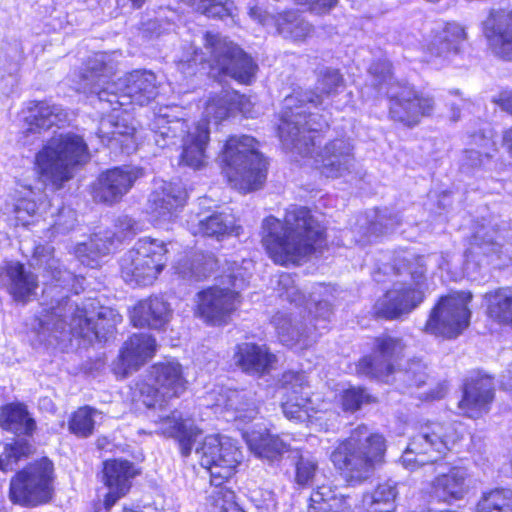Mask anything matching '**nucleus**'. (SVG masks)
<instances>
[{
  "instance_id": "nucleus-1",
  "label": "nucleus",
  "mask_w": 512,
  "mask_h": 512,
  "mask_svg": "<svg viewBox=\"0 0 512 512\" xmlns=\"http://www.w3.org/2000/svg\"><path fill=\"white\" fill-rule=\"evenodd\" d=\"M56 287L44 289L45 307L36 315L31 324L39 342L55 345L71 335L101 341L112 334L121 317L114 310L100 307L95 311V300L89 299L81 306L67 296L55 297Z\"/></svg>"
},
{
  "instance_id": "nucleus-2",
  "label": "nucleus",
  "mask_w": 512,
  "mask_h": 512,
  "mask_svg": "<svg viewBox=\"0 0 512 512\" xmlns=\"http://www.w3.org/2000/svg\"><path fill=\"white\" fill-rule=\"evenodd\" d=\"M245 100V96L235 90L222 89L219 94L209 98L204 110L205 119L192 128L183 119H170L166 107L164 114L155 115L150 124L152 139L162 149L181 143L182 162L200 169L206 162L205 151L210 135L208 122L213 119L219 123L235 111L243 112Z\"/></svg>"
},
{
  "instance_id": "nucleus-3",
  "label": "nucleus",
  "mask_w": 512,
  "mask_h": 512,
  "mask_svg": "<svg viewBox=\"0 0 512 512\" xmlns=\"http://www.w3.org/2000/svg\"><path fill=\"white\" fill-rule=\"evenodd\" d=\"M116 52H97L90 56L79 75L77 91L96 94L102 113L118 111L129 102L144 106L158 95L156 75L148 70H135L118 83L111 81L118 61Z\"/></svg>"
},
{
  "instance_id": "nucleus-4",
  "label": "nucleus",
  "mask_w": 512,
  "mask_h": 512,
  "mask_svg": "<svg viewBox=\"0 0 512 512\" xmlns=\"http://www.w3.org/2000/svg\"><path fill=\"white\" fill-rule=\"evenodd\" d=\"M343 87L344 79L339 70L324 68L319 72L316 91L297 90L284 98L278 134L287 150L302 156L312 152L314 133L326 125L312 109L323 105L325 98L337 95Z\"/></svg>"
},
{
  "instance_id": "nucleus-5",
  "label": "nucleus",
  "mask_w": 512,
  "mask_h": 512,
  "mask_svg": "<svg viewBox=\"0 0 512 512\" xmlns=\"http://www.w3.org/2000/svg\"><path fill=\"white\" fill-rule=\"evenodd\" d=\"M263 245L270 258L280 265L297 264L320 248L324 229L306 207H290L284 222L274 216L264 219Z\"/></svg>"
},
{
  "instance_id": "nucleus-6",
  "label": "nucleus",
  "mask_w": 512,
  "mask_h": 512,
  "mask_svg": "<svg viewBox=\"0 0 512 512\" xmlns=\"http://www.w3.org/2000/svg\"><path fill=\"white\" fill-rule=\"evenodd\" d=\"M369 82L360 90L366 101L381 97L390 98L389 115L395 122L412 128L418 125L422 117L430 116L435 107L434 98L411 87H399L394 92L396 84L391 71V63L387 59L373 62L368 70Z\"/></svg>"
},
{
  "instance_id": "nucleus-7",
  "label": "nucleus",
  "mask_w": 512,
  "mask_h": 512,
  "mask_svg": "<svg viewBox=\"0 0 512 512\" xmlns=\"http://www.w3.org/2000/svg\"><path fill=\"white\" fill-rule=\"evenodd\" d=\"M386 441L364 424L354 428L331 453V461L351 485L369 479L384 460Z\"/></svg>"
},
{
  "instance_id": "nucleus-8",
  "label": "nucleus",
  "mask_w": 512,
  "mask_h": 512,
  "mask_svg": "<svg viewBox=\"0 0 512 512\" xmlns=\"http://www.w3.org/2000/svg\"><path fill=\"white\" fill-rule=\"evenodd\" d=\"M206 52H198L191 46L192 54L182 58L178 63V69L185 75L196 73V65L208 62L212 70L219 74L229 76L239 83L250 84L257 70L253 62L240 47L222 37L218 33L206 32L202 36Z\"/></svg>"
},
{
  "instance_id": "nucleus-9",
  "label": "nucleus",
  "mask_w": 512,
  "mask_h": 512,
  "mask_svg": "<svg viewBox=\"0 0 512 512\" xmlns=\"http://www.w3.org/2000/svg\"><path fill=\"white\" fill-rule=\"evenodd\" d=\"M393 269L397 276L404 279L395 282L374 305L375 315L388 320L409 314L424 299L421 290L426 271L423 256L410 253L399 256L395 259Z\"/></svg>"
},
{
  "instance_id": "nucleus-10",
  "label": "nucleus",
  "mask_w": 512,
  "mask_h": 512,
  "mask_svg": "<svg viewBox=\"0 0 512 512\" xmlns=\"http://www.w3.org/2000/svg\"><path fill=\"white\" fill-rule=\"evenodd\" d=\"M90 159L83 137L74 133L53 136L35 156L36 172L44 184L60 189L76 167Z\"/></svg>"
},
{
  "instance_id": "nucleus-11",
  "label": "nucleus",
  "mask_w": 512,
  "mask_h": 512,
  "mask_svg": "<svg viewBox=\"0 0 512 512\" xmlns=\"http://www.w3.org/2000/svg\"><path fill=\"white\" fill-rule=\"evenodd\" d=\"M222 161L229 182L244 193L261 188L266 180L267 162L251 136H231L226 141Z\"/></svg>"
},
{
  "instance_id": "nucleus-12",
  "label": "nucleus",
  "mask_w": 512,
  "mask_h": 512,
  "mask_svg": "<svg viewBox=\"0 0 512 512\" xmlns=\"http://www.w3.org/2000/svg\"><path fill=\"white\" fill-rule=\"evenodd\" d=\"M461 424L457 422L427 421L410 438L401 460L405 468H415L436 462L460 440Z\"/></svg>"
},
{
  "instance_id": "nucleus-13",
  "label": "nucleus",
  "mask_w": 512,
  "mask_h": 512,
  "mask_svg": "<svg viewBox=\"0 0 512 512\" xmlns=\"http://www.w3.org/2000/svg\"><path fill=\"white\" fill-rule=\"evenodd\" d=\"M282 390V411L285 417L296 422H307L324 430L335 429L339 414L327 408L315 409L309 397L310 387L304 372L287 371L279 380Z\"/></svg>"
},
{
  "instance_id": "nucleus-14",
  "label": "nucleus",
  "mask_w": 512,
  "mask_h": 512,
  "mask_svg": "<svg viewBox=\"0 0 512 512\" xmlns=\"http://www.w3.org/2000/svg\"><path fill=\"white\" fill-rule=\"evenodd\" d=\"M226 278L231 287H209L196 295V315L213 326L226 325L230 321L241 303L239 291L247 281L241 268H236Z\"/></svg>"
},
{
  "instance_id": "nucleus-15",
  "label": "nucleus",
  "mask_w": 512,
  "mask_h": 512,
  "mask_svg": "<svg viewBox=\"0 0 512 512\" xmlns=\"http://www.w3.org/2000/svg\"><path fill=\"white\" fill-rule=\"evenodd\" d=\"M167 249L163 241L139 239L121 259V275L126 283L150 285L166 263Z\"/></svg>"
},
{
  "instance_id": "nucleus-16",
  "label": "nucleus",
  "mask_w": 512,
  "mask_h": 512,
  "mask_svg": "<svg viewBox=\"0 0 512 512\" xmlns=\"http://www.w3.org/2000/svg\"><path fill=\"white\" fill-rule=\"evenodd\" d=\"M53 463L47 459L29 465L11 479L10 499L13 503L35 507L52 497Z\"/></svg>"
},
{
  "instance_id": "nucleus-17",
  "label": "nucleus",
  "mask_w": 512,
  "mask_h": 512,
  "mask_svg": "<svg viewBox=\"0 0 512 512\" xmlns=\"http://www.w3.org/2000/svg\"><path fill=\"white\" fill-rule=\"evenodd\" d=\"M151 378L155 386L139 383L134 392L136 401L149 409L163 408L167 399L179 397L185 390L187 381L180 363L174 360L159 362L152 366Z\"/></svg>"
},
{
  "instance_id": "nucleus-18",
  "label": "nucleus",
  "mask_w": 512,
  "mask_h": 512,
  "mask_svg": "<svg viewBox=\"0 0 512 512\" xmlns=\"http://www.w3.org/2000/svg\"><path fill=\"white\" fill-rule=\"evenodd\" d=\"M471 299L472 294L464 291L442 297L430 312L425 332L448 339L458 337L469 325Z\"/></svg>"
},
{
  "instance_id": "nucleus-19",
  "label": "nucleus",
  "mask_w": 512,
  "mask_h": 512,
  "mask_svg": "<svg viewBox=\"0 0 512 512\" xmlns=\"http://www.w3.org/2000/svg\"><path fill=\"white\" fill-rule=\"evenodd\" d=\"M194 447L201 466L210 472L212 482L231 477L243 458L236 441L225 435H208L202 441L198 439Z\"/></svg>"
},
{
  "instance_id": "nucleus-20",
  "label": "nucleus",
  "mask_w": 512,
  "mask_h": 512,
  "mask_svg": "<svg viewBox=\"0 0 512 512\" xmlns=\"http://www.w3.org/2000/svg\"><path fill=\"white\" fill-rule=\"evenodd\" d=\"M468 40V32L462 24L439 22L425 38L424 50L430 58L440 63H450L464 52V43Z\"/></svg>"
},
{
  "instance_id": "nucleus-21",
  "label": "nucleus",
  "mask_w": 512,
  "mask_h": 512,
  "mask_svg": "<svg viewBox=\"0 0 512 512\" xmlns=\"http://www.w3.org/2000/svg\"><path fill=\"white\" fill-rule=\"evenodd\" d=\"M480 29L491 53L512 61V8H489L480 22Z\"/></svg>"
},
{
  "instance_id": "nucleus-22",
  "label": "nucleus",
  "mask_w": 512,
  "mask_h": 512,
  "mask_svg": "<svg viewBox=\"0 0 512 512\" xmlns=\"http://www.w3.org/2000/svg\"><path fill=\"white\" fill-rule=\"evenodd\" d=\"M405 347V343L399 337L388 334L377 337L373 354L359 361L358 372L376 378L389 377L395 370V363L402 357Z\"/></svg>"
},
{
  "instance_id": "nucleus-23",
  "label": "nucleus",
  "mask_w": 512,
  "mask_h": 512,
  "mask_svg": "<svg viewBox=\"0 0 512 512\" xmlns=\"http://www.w3.org/2000/svg\"><path fill=\"white\" fill-rule=\"evenodd\" d=\"M316 162L321 174L327 178H341L351 174L356 164L352 141L349 138L329 141L317 153Z\"/></svg>"
},
{
  "instance_id": "nucleus-24",
  "label": "nucleus",
  "mask_w": 512,
  "mask_h": 512,
  "mask_svg": "<svg viewBox=\"0 0 512 512\" xmlns=\"http://www.w3.org/2000/svg\"><path fill=\"white\" fill-rule=\"evenodd\" d=\"M0 287L16 303L26 304L37 294L38 276L20 261H6L0 266Z\"/></svg>"
},
{
  "instance_id": "nucleus-25",
  "label": "nucleus",
  "mask_w": 512,
  "mask_h": 512,
  "mask_svg": "<svg viewBox=\"0 0 512 512\" xmlns=\"http://www.w3.org/2000/svg\"><path fill=\"white\" fill-rule=\"evenodd\" d=\"M141 176V169L136 167L123 166L109 169L99 175L94 187V199L107 204L118 202Z\"/></svg>"
},
{
  "instance_id": "nucleus-26",
  "label": "nucleus",
  "mask_w": 512,
  "mask_h": 512,
  "mask_svg": "<svg viewBox=\"0 0 512 512\" xmlns=\"http://www.w3.org/2000/svg\"><path fill=\"white\" fill-rule=\"evenodd\" d=\"M157 408L161 412L157 417H155L154 413L149 415L155 424L158 425L155 432L167 437L177 438L181 455L183 457L190 456L194 445L202 435V431L194 426L190 420H184L178 411L167 414L165 403H163L162 409Z\"/></svg>"
},
{
  "instance_id": "nucleus-27",
  "label": "nucleus",
  "mask_w": 512,
  "mask_h": 512,
  "mask_svg": "<svg viewBox=\"0 0 512 512\" xmlns=\"http://www.w3.org/2000/svg\"><path fill=\"white\" fill-rule=\"evenodd\" d=\"M187 193L181 184L161 181L150 194L148 209L159 222L171 221L184 207Z\"/></svg>"
},
{
  "instance_id": "nucleus-28",
  "label": "nucleus",
  "mask_w": 512,
  "mask_h": 512,
  "mask_svg": "<svg viewBox=\"0 0 512 512\" xmlns=\"http://www.w3.org/2000/svg\"><path fill=\"white\" fill-rule=\"evenodd\" d=\"M278 296L283 300L300 306L305 303L311 319L309 325H316L318 329H325L326 322L330 319L332 309L328 301L310 298L306 300L304 294L295 285L293 276L289 273L279 275L277 280Z\"/></svg>"
},
{
  "instance_id": "nucleus-29",
  "label": "nucleus",
  "mask_w": 512,
  "mask_h": 512,
  "mask_svg": "<svg viewBox=\"0 0 512 512\" xmlns=\"http://www.w3.org/2000/svg\"><path fill=\"white\" fill-rule=\"evenodd\" d=\"M494 399V383L490 376L477 374L464 384L463 397L458 404L463 414L478 418L487 413Z\"/></svg>"
},
{
  "instance_id": "nucleus-30",
  "label": "nucleus",
  "mask_w": 512,
  "mask_h": 512,
  "mask_svg": "<svg viewBox=\"0 0 512 512\" xmlns=\"http://www.w3.org/2000/svg\"><path fill=\"white\" fill-rule=\"evenodd\" d=\"M136 474L133 463L128 460L114 459L104 462L103 480L109 490L104 499L106 509H110L129 491Z\"/></svg>"
},
{
  "instance_id": "nucleus-31",
  "label": "nucleus",
  "mask_w": 512,
  "mask_h": 512,
  "mask_svg": "<svg viewBox=\"0 0 512 512\" xmlns=\"http://www.w3.org/2000/svg\"><path fill=\"white\" fill-rule=\"evenodd\" d=\"M243 438L255 456L269 463L280 461L290 450L289 443L279 435L271 434L260 424H255L251 429L243 431Z\"/></svg>"
},
{
  "instance_id": "nucleus-32",
  "label": "nucleus",
  "mask_w": 512,
  "mask_h": 512,
  "mask_svg": "<svg viewBox=\"0 0 512 512\" xmlns=\"http://www.w3.org/2000/svg\"><path fill=\"white\" fill-rule=\"evenodd\" d=\"M273 324L283 345L299 350L306 349L316 342L318 333L316 325L293 321L280 314L273 318Z\"/></svg>"
},
{
  "instance_id": "nucleus-33",
  "label": "nucleus",
  "mask_w": 512,
  "mask_h": 512,
  "mask_svg": "<svg viewBox=\"0 0 512 512\" xmlns=\"http://www.w3.org/2000/svg\"><path fill=\"white\" fill-rule=\"evenodd\" d=\"M24 113L26 137L30 134L40 133L52 126H59L67 120L66 112L59 105L49 104L46 101L29 102Z\"/></svg>"
},
{
  "instance_id": "nucleus-34",
  "label": "nucleus",
  "mask_w": 512,
  "mask_h": 512,
  "mask_svg": "<svg viewBox=\"0 0 512 512\" xmlns=\"http://www.w3.org/2000/svg\"><path fill=\"white\" fill-rule=\"evenodd\" d=\"M38 210L35 193L30 188L15 189L0 198V212L15 221V225L27 226Z\"/></svg>"
},
{
  "instance_id": "nucleus-35",
  "label": "nucleus",
  "mask_w": 512,
  "mask_h": 512,
  "mask_svg": "<svg viewBox=\"0 0 512 512\" xmlns=\"http://www.w3.org/2000/svg\"><path fill=\"white\" fill-rule=\"evenodd\" d=\"M189 223L190 230L194 235L222 240L233 233L238 234L234 217L223 212H203L191 219Z\"/></svg>"
},
{
  "instance_id": "nucleus-36",
  "label": "nucleus",
  "mask_w": 512,
  "mask_h": 512,
  "mask_svg": "<svg viewBox=\"0 0 512 512\" xmlns=\"http://www.w3.org/2000/svg\"><path fill=\"white\" fill-rule=\"evenodd\" d=\"M469 474L464 467H452L447 473L439 474L432 482L433 495L442 502L461 500L468 492Z\"/></svg>"
},
{
  "instance_id": "nucleus-37",
  "label": "nucleus",
  "mask_w": 512,
  "mask_h": 512,
  "mask_svg": "<svg viewBox=\"0 0 512 512\" xmlns=\"http://www.w3.org/2000/svg\"><path fill=\"white\" fill-rule=\"evenodd\" d=\"M171 316V309L160 297H150L140 301L131 312V322L135 327L160 329L164 327Z\"/></svg>"
},
{
  "instance_id": "nucleus-38",
  "label": "nucleus",
  "mask_w": 512,
  "mask_h": 512,
  "mask_svg": "<svg viewBox=\"0 0 512 512\" xmlns=\"http://www.w3.org/2000/svg\"><path fill=\"white\" fill-rule=\"evenodd\" d=\"M235 360L244 372L261 376L272 369L276 356L265 345L242 343L237 346Z\"/></svg>"
},
{
  "instance_id": "nucleus-39",
  "label": "nucleus",
  "mask_w": 512,
  "mask_h": 512,
  "mask_svg": "<svg viewBox=\"0 0 512 512\" xmlns=\"http://www.w3.org/2000/svg\"><path fill=\"white\" fill-rule=\"evenodd\" d=\"M156 340L147 333L132 335L123 345L120 352V360L125 373L136 370L156 352Z\"/></svg>"
},
{
  "instance_id": "nucleus-40",
  "label": "nucleus",
  "mask_w": 512,
  "mask_h": 512,
  "mask_svg": "<svg viewBox=\"0 0 512 512\" xmlns=\"http://www.w3.org/2000/svg\"><path fill=\"white\" fill-rule=\"evenodd\" d=\"M216 405L233 411L235 420L243 422L254 420L259 413L256 400L248 391L221 389Z\"/></svg>"
},
{
  "instance_id": "nucleus-41",
  "label": "nucleus",
  "mask_w": 512,
  "mask_h": 512,
  "mask_svg": "<svg viewBox=\"0 0 512 512\" xmlns=\"http://www.w3.org/2000/svg\"><path fill=\"white\" fill-rule=\"evenodd\" d=\"M31 261L35 268L43 270L44 276L50 277L61 287L67 286L74 279L73 273L63 268L60 260L54 256V248L49 244L37 245Z\"/></svg>"
},
{
  "instance_id": "nucleus-42",
  "label": "nucleus",
  "mask_w": 512,
  "mask_h": 512,
  "mask_svg": "<svg viewBox=\"0 0 512 512\" xmlns=\"http://www.w3.org/2000/svg\"><path fill=\"white\" fill-rule=\"evenodd\" d=\"M0 427L18 436H32L36 422L24 404L9 403L0 408Z\"/></svg>"
},
{
  "instance_id": "nucleus-43",
  "label": "nucleus",
  "mask_w": 512,
  "mask_h": 512,
  "mask_svg": "<svg viewBox=\"0 0 512 512\" xmlns=\"http://www.w3.org/2000/svg\"><path fill=\"white\" fill-rule=\"evenodd\" d=\"M115 244V233L109 230L95 233L87 243L75 247V256L79 261L90 267H96L99 259L108 255Z\"/></svg>"
},
{
  "instance_id": "nucleus-44",
  "label": "nucleus",
  "mask_w": 512,
  "mask_h": 512,
  "mask_svg": "<svg viewBox=\"0 0 512 512\" xmlns=\"http://www.w3.org/2000/svg\"><path fill=\"white\" fill-rule=\"evenodd\" d=\"M485 299L488 317L500 326L512 328V287L489 292Z\"/></svg>"
},
{
  "instance_id": "nucleus-45",
  "label": "nucleus",
  "mask_w": 512,
  "mask_h": 512,
  "mask_svg": "<svg viewBox=\"0 0 512 512\" xmlns=\"http://www.w3.org/2000/svg\"><path fill=\"white\" fill-rule=\"evenodd\" d=\"M112 112V114L101 118L97 136L101 142L107 146L111 145L113 142L123 145L129 137L133 136L135 128L129 125L126 119L120 117L118 114H114L116 111Z\"/></svg>"
},
{
  "instance_id": "nucleus-46",
  "label": "nucleus",
  "mask_w": 512,
  "mask_h": 512,
  "mask_svg": "<svg viewBox=\"0 0 512 512\" xmlns=\"http://www.w3.org/2000/svg\"><path fill=\"white\" fill-rule=\"evenodd\" d=\"M494 225H479L471 237V248H479L483 254L499 253L502 247L500 240L510 241L512 231L506 228L496 229Z\"/></svg>"
},
{
  "instance_id": "nucleus-47",
  "label": "nucleus",
  "mask_w": 512,
  "mask_h": 512,
  "mask_svg": "<svg viewBox=\"0 0 512 512\" xmlns=\"http://www.w3.org/2000/svg\"><path fill=\"white\" fill-rule=\"evenodd\" d=\"M471 144L476 145L478 149L471 147L464 151L461 158V169L466 173L481 168L489 161L491 152L494 151L493 141L482 133L471 135Z\"/></svg>"
},
{
  "instance_id": "nucleus-48",
  "label": "nucleus",
  "mask_w": 512,
  "mask_h": 512,
  "mask_svg": "<svg viewBox=\"0 0 512 512\" xmlns=\"http://www.w3.org/2000/svg\"><path fill=\"white\" fill-rule=\"evenodd\" d=\"M347 499L348 497L337 493L332 487L322 485L312 493L308 512H346L350 507Z\"/></svg>"
},
{
  "instance_id": "nucleus-49",
  "label": "nucleus",
  "mask_w": 512,
  "mask_h": 512,
  "mask_svg": "<svg viewBox=\"0 0 512 512\" xmlns=\"http://www.w3.org/2000/svg\"><path fill=\"white\" fill-rule=\"evenodd\" d=\"M274 26L280 35L293 41H303L312 32V26L296 11L279 13Z\"/></svg>"
},
{
  "instance_id": "nucleus-50",
  "label": "nucleus",
  "mask_w": 512,
  "mask_h": 512,
  "mask_svg": "<svg viewBox=\"0 0 512 512\" xmlns=\"http://www.w3.org/2000/svg\"><path fill=\"white\" fill-rule=\"evenodd\" d=\"M215 266L216 261L211 255L197 253L179 260L175 270L183 279L199 281L208 277Z\"/></svg>"
},
{
  "instance_id": "nucleus-51",
  "label": "nucleus",
  "mask_w": 512,
  "mask_h": 512,
  "mask_svg": "<svg viewBox=\"0 0 512 512\" xmlns=\"http://www.w3.org/2000/svg\"><path fill=\"white\" fill-rule=\"evenodd\" d=\"M103 419V413L91 406L78 408L68 421L69 431L79 438L90 437L96 424Z\"/></svg>"
},
{
  "instance_id": "nucleus-52",
  "label": "nucleus",
  "mask_w": 512,
  "mask_h": 512,
  "mask_svg": "<svg viewBox=\"0 0 512 512\" xmlns=\"http://www.w3.org/2000/svg\"><path fill=\"white\" fill-rule=\"evenodd\" d=\"M475 512H512V490L501 487L483 491Z\"/></svg>"
},
{
  "instance_id": "nucleus-53",
  "label": "nucleus",
  "mask_w": 512,
  "mask_h": 512,
  "mask_svg": "<svg viewBox=\"0 0 512 512\" xmlns=\"http://www.w3.org/2000/svg\"><path fill=\"white\" fill-rule=\"evenodd\" d=\"M223 480L211 481L207 502L209 512H245L235 501V493L222 485Z\"/></svg>"
},
{
  "instance_id": "nucleus-54",
  "label": "nucleus",
  "mask_w": 512,
  "mask_h": 512,
  "mask_svg": "<svg viewBox=\"0 0 512 512\" xmlns=\"http://www.w3.org/2000/svg\"><path fill=\"white\" fill-rule=\"evenodd\" d=\"M401 223L399 215L388 208L375 210L367 216V234L379 237L393 232Z\"/></svg>"
},
{
  "instance_id": "nucleus-55",
  "label": "nucleus",
  "mask_w": 512,
  "mask_h": 512,
  "mask_svg": "<svg viewBox=\"0 0 512 512\" xmlns=\"http://www.w3.org/2000/svg\"><path fill=\"white\" fill-rule=\"evenodd\" d=\"M374 401L375 398L365 388L358 386L343 389L337 396V404L342 411L351 414Z\"/></svg>"
},
{
  "instance_id": "nucleus-56",
  "label": "nucleus",
  "mask_w": 512,
  "mask_h": 512,
  "mask_svg": "<svg viewBox=\"0 0 512 512\" xmlns=\"http://www.w3.org/2000/svg\"><path fill=\"white\" fill-rule=\"evenodd\" d=\"M33 451L32 444L26 438L15 439L4 446L0 454V470L10 471L23 458L28 457Z\"/></svg>"
},
{
  "instance_id": "nucleus-57",
  "label": "nucleus",
  "mask_w": 512,
  "mask_h": 512,
  "mask_svg": "<svg viewBox=\"0 0 512 512\" xmlns=\"http://www.w3.org/2000/svg\"><path fill=\"white\" fill-rule=\"evenodd\" d=\"M393 380L405 387H419L427 378L426 366L420 360L408 361L405 368L394 370Z\"/></svg>"
},
{
  "instance_id": "nucleus-58",
  "label": "nucleus",
  "mask_w": 512,
  "mask_h": 512,
  "mask_svg": "<svg viewBox=\"0 0 512 512\" xmlns=\"http://www.w3.org/2000/svg\"><path fill=\"white\" fill-rule=\"evenodd\" d=\"M295 482L299 486L312 483L318 471V461L312 455H300L296 462Z\"/></svg>"
},
{
  "instance_id": "nucleus-59",
  "label": "nucleus",
  "mask_w": 512,
  "mask_h": 512,
  "mask_svg": "<svg viewBox=\"0 0 512 512\" xmlns=\"http://www.w3.org/2000/svg\"><path fill=\"white\" fill-rule=\"evenodd\" d=\"M187 5L193 7L196 11L207 15L208 17L224 18L229 15L228 9L215 0H182Z\"/></svg>"
},
{
  "instance_id": "nucleus-60",
  "label": "nucleus",
  "mask_w": 512,
  "mask_h": 512,
  "mask_svg": "<svg viewBox=\"0 0 512 512\" xmlns=\"http://www.w3.org/2000/svg\"><path fill=\"white\" fill-rule=\"evenodd\" d=\"M76 223V214L70 209L63 207L59 210L57 218L52 225V234H65L71 231Z\"/></svg>"
},
{
  "instance_id": "nucleus-61",
  "label": "nucleus",
  "mask_w": 512,
  "mask_h": 512,
  "mask_svg": "<svg viewBox=\"0 0 512 512\" xmlns=\"http://www.w3.org/2000/svg\"><path fill=\"white\" fill-rule=\"evenodd\" d=\"M116 227L119 234L115 233V241H120L137 233V223L129 216H121L117 219Z\"/></svg>"
},
{
  "instance_id": "nucleus-62",
  "label": "nucleus",
  "mask_w": 512,
  "mask_h": 512,
  "mask_svg": "<svg viewBox=\"0 0 512 512\" xmlns=\"http://www.w3.org/2000/svg\"><path fill=\"white\" fill-rule=\"evenodd\" d=\"M249 15L252 19H254L263 26H274V19L277 17V15L267 14L266 12L262 11V9L258 6L250 7Z\"/></svg>"
},
{
  "instance_id": "nucleus-63",
  "label": "nucleus",
  "mask_w": 512,
  "mask_h": 512,
  "mask_svg": "<svg viewBox=\"0 0 512 512\" xmlns=\"http://www.w3.org/2000/svg\"><path fill=\"white\" fill-rule=\"evenodd\" d=\"M338 0H303L302 3L309 4L311 10L317 14L327 13L336 6Z\"/></svg>"
},
{
  "instance_id": "nucleus-64",
  "label": "nucleus",
  "mask_w": 512,
  "mask_h": 512,
  "mask_svg": "<svg viewBox=\"0 0 512 512\" xmlns=\"http://www.w3.org/2000/svg\"><path fill=\"white\" fill-rule=\"evenodd\" d=\"M493 102L503 111L512 114V90L501 91L498 96L493 98Z\"/></svg>"
}]
</instances>
